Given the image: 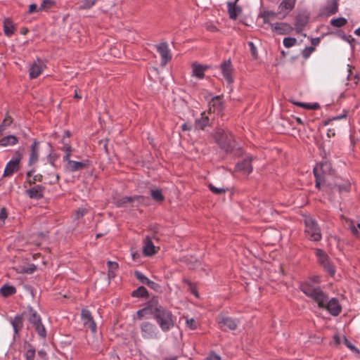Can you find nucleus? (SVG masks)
<instances>
[{
  "label": "nucleus",
  "mask_w": 360,
  "mask_h": 360,
  "mask_svg": "<svg viewBox=\"0 0 360 360\" xmlns=\"http://www.w3.org/2000/svg\"><path fill=\"white\" fill-rule=\"evenodd\" d=\"M302 292L317 303L320 309H326L332 316H338L342 307L338 300L333 297L328 299V295L321 288H313L308 284L302 286Z\"/></svg>",
  "instance_id": "1"
},
{
  "label": "nucleus",
  "mask_w": 360,
  "mask_h": 360,
  "mask_svg": "<svg viewBox=\"0 0 360 360\" xmlns=\"http://www.w3.org/2000/svg\"><path fill=\"white\" fill-rule=\"evenodd\" d=\"M150 314L163 332L171 330L175 324V316L172 311L153 300L150 304Z\"/></svg>",
  "instance_id": "2"
},
{
  "label": "nucleus",
  "mask_w": 360,
  "mask_h": 360,
  "mask_svg": "<svg viewBox=\"0 0 360 360\" xmlns=\"http://www.w3.org/2000/svg\"><path fill=\"white\" fill-rule=\"evenodd\" d=\"M330 168V165L326 162H321L319 165H317L313 170V173L315 180V186L316 188L321 189L322 186H328L330 187L333 191H338L340 193L343 192H349L350 189V184L345 183L343 184L334 185L330 186L329 184H326V169H328Z\"/></svg>",
  "instance_id": "3"
},
{
  "label": "nucleus",
  "mask_w": 360,
  "mask_h": 360,
  "mask_svg": "<svg viewBox=\"0 0 360 360\" xmlns=\"http://www.w3.org/2000/svg\"><path fill=\"white\" fill-rule=\"evenodd\" d=\"M212 136L220 148L226 153H231L236 146L233 135L223 129H217L212 134Z\"/></svg>",
  "instance_id": "4"
},
{
  "label": "nucleus",
  "mask_w": 360,
  "mask_h": 360,
  "mask_svg": "<svg viewBox=\"0 0 360 360\" xmlns=\"http://www.w3.org/2000/svg\"><path fill=\"white\" fill-rule=\"evenodd\" d=\"M305 234L309 240L314 242L321 240L322 236L317 222L311 217L304 219Z\"/></svg>",
  "instance_id": "5"
},
{
  "label": "nucleus",
  "mask_w": 360,
  "mask_h": 360,
  "mask_svg": "<svg viewBox=\"0 0 360 360\" xmlns=\"http://www.w3.org/2000/svg\"><path fill=\"white\" fill-rule=\"evenodd\" d=\"M22 158V153L18 150L14 153L13 158L8 161L4 171L3 176H11L14 173L20 169V162Z\"/></svg>",
  "instance_id": "6"
},
{
  "label": "nucleus",
  "mask_w": 360,
  "mask_h": 360,
  "mask_svg": "<svg viewBox=\"0 0 360 360\" xmlns=\"http://www.w3.org/2000/svg\"><path fill=\"white\" fill-rule=\"evenodd\" d=\"M146 198L143 195H135L132 197L122 196L115 199V204L118 207H125L130 204L132 207H137L140 204L144 202Z\"/></svg>",
  "instance_id": "7"
},
{
  "label": "nucleus",
  "mask_w": 360,
  "mask_h": 360,
  "mask_svg": "<svg viewBox=\"0 0 360 360\" xmlns=\"http://www.w3.org/2000/svg\"><path fill=\"white\" fill-rule=\"evenodd\" d=\"M30 317L28 319L29 322L34 327L38 335L41 338H45L46 335V331L41 323L40 316L32 308H28Z\"/></svg>",
  "instance_id": "8"
},
{
  "label": "nucleus",
  "mask_w": 360,
  "mask_h": 360,
  "mask_svg": "<svg viewBox=\"0 0 360 360\" xmlns=\"http://www.w3.org/2000/svg\"><path fill=\"white\" fill-rule=\"evenodd\" d=\"M316 255L318 258L319 263L323 267L331 276L335 273V269L328 255L321 249H316Z\"/></svg>",
  "instance_id": "9"
},
{
  "label": "nucleus",
  "mask_w": 360,
  "mask_h": 360,
  "mask_svg": "<svg viewBox=\"0 0 360 360\" xmlns=\"http://www.w3.org/2000/svg\"><path fill=\"white\" fill-rule=\"evenodd\" d=\"M64 162V169L68 172H75L86 169L90 165V161L89 160H84L79 162L70 159Z\"/></svg>",
  "instance_id": "10"
},
{
  "label": "nucleus",
  "mask_w": 360,
  "mask_h": 360,
  "mask_svg": "<svg viewBox=\"0 0 360 360\" xmlns=\"http://www.w3.org/2000/svg\"><path fill=\"white\" fill-rule=\"evenodd\" d=\"M297 0H283L278 6L279 19H284L295 8Z\"/></svg>",
  "instance_id": "11"
},
{
  "label": "nucleus",
  "mask_w": 360,
  "mask_h": 360,
  "mask_svg": "<svg viewBox=\"0 0 360 360\" xmlns=\"http://www.w3.org/2000/svg\"><path fill=\"white\" fill-rule=\"evenodd\" d=\"M141 330L144 338H157V329L154 324L150 322L145 321L141 324Z\"/></svg>",
  "instance_id": "12"
},
{
  "label": "nucleus",
  "mask_w": 360,
  "mask_h": 360,
  "mask_svg": "<svg viewBox=\"0 0 360 360\" xmlns=\"http://www.w3.org/2000/svg\"><path fill=\"white\" fill-rule=\"evenodd\" d=\"M81 318L84 326L90 329L92 333H96L97 327L90 311L83 309L81 311Z\"/></svg>",
  "instance_id": "13"
},
{
  "label": "nucleus",
  "mask_w": 360,
  "mask_h": 360,
  "mask_svg": "<svg viewBox=\"0 0 360 360\" xmlns=\"http://www.w3.org/2000/svg\"><path fill=\"white\" fill-rule=\"evenodd\" d=\"M218 323L220 328L224 330L227 329L233 330L238 326V321L236 319L222 315L219 317Z\"/></svg>",
  "instance_id": "14"
},
{
  "label": "nucleus",
  "mask_w": 360,
  "mask_h": 360,
  "mask_svg": "<svg viewBox=\"0 0 360 360\" xmlns=\"http://www.w3.org/2000/svg\"><path fill=\"white\" fill-rule=\"evenodd\" d=\"M157 51L161 56V64L165 65L172 59L170 51L167 42L163 41L156 46Z\"/></svg>",
  "instance_id": "15"
},
{
  "label": "nucleus",
  "mask_w": 360,
  "mask_h": 360,
  "mask_svg": "<svg viewBox=\"0 0 360 360\" xmlns=\"http://www.w3.org/2000/svg\"><path fill=\"white\" fill-rule=\"evenodd\" d=\"M220 68L224 79L229 84H231L233 82V79L232 77L233 68L231 60H224L221 64Z\"/></svg>",
  "instance_id": "16"
},
{
  "label": "nucleus",
  "mask_w": 360,
  "mask_h": 360,
  "mask_svg": "<svg viewBox=\"0 0 360 360\" xmlns=\"http://www.w3.org/2000/svg\"><path fill=\"white\" fill-rule=\"evenodd\" d=\"M271 28L273 32L278 34H288L293 30V27L286 22H275L271 24Z\"/></svg>",
  "instance_id": "17"
},
{
  "label": "nucleus",
  "mask_w": 360,
  "mask_h": 360,
  "mask_svg": "<svg viewBox=\"0 0 360 360\" xmlns=\"http://www.w3.org/2000/svg\"><path fill=\"white\" fill-rule=\"evenodd\" d=\"M40 142L37 139H34L30 146V152L29 155L28 165L30 166L36 163L39 160Z\"/></svg>",
  "instance_id": "18"
},
{
  "label": "nucleus",
  "mask_w": 360,
  "mask_h": 360,
  "mask_svg": "<svg viewBox=\"0 0 360 360\" xmlns=\"http://www.w3.org/2000/svg\"><path fill=\"white\" fill-rule=\"evenodd\" d=\"M309 21V16L305 13H299L295 17V30L297 33H300L304 30Z\"/></svg>",
  "instance_id": "19"
},
{
  "label": "nucleus",
  "mask_w": 360,
  "mask_h": 360,
  "mask_svg": "<svg viewBox=\"0 0 360 360\" xmlns=\"http://www.w3.org/2000/svg\"><path fill=\"white\" fill-rule=\"evenodd\" d=\"M44 191V186L41 185H37L27 190L26 193L30 198L39 200L43 198Z\"/></svg>",
  "instance_id": "20"
},
{
  "label": "nucleus",
  "mask_w": 360,
  "mask_h": 360,
  "mask_svg": "<svg viewBox=\"0 0 360 360\" xmlns=\"http://www.w3.org/2000/svg\"><path fill=\"white\" fill-rule=\"evenodd\" d=\"M252 158H246L241 162L236 165V168L238 171L243 172L244 174H249L252 171V167L251 165Z\"/></svg>",
  "instance_id": "21"
},
{
  "label": "nucleus",
  "mask_w": 360,
  "mask_h": 360,
  "mask_svg": "<svg viewBox=\"0 0 360 360\" xmlns=\"http://www.w3.org/2000/svg\"><path fill=\"white\" fill-rule=\"evenodd\" d=\"M338 11V0H329V3L323 8L322 13L330 16Z\"/></svg>",
  "instance_id": "22"
},
{
  "label": "nucleus",
  "mask_w": 360,
  "mask_h": 360,
  "mask_svg": "<svg viewBox=\"0 0 360 360\" xmlns=\"http://www.w3.org/2000/svg\"><path fill=\"white\" fill-rule=\"evenodd\" d=\"M209 105H210L209 112H211L212 110L214 112L215 111L220 112L224 108V104L221 101V97L219 96H217L212 98V99L210 102Z\"/></svg>",
  "instance_id": "23"
},
{
  "label": "nucleus",
  "mask_w": 360,
  "mask_h": 360,
  "mask_svg": "<svg viewBox=\"0 0 360 360\" xmlns=\"http://www.w3.org/2000/svg\"><path fill=\"white\" fill-rule=\"evenodd\" d=\"M143 252L146 256H151L155 253V247L154 246L153 241H151L150 236H146L143 241Z\"/></svg>",
  "instance_id": "24"
},
{
  "label": "nucleus",
  "mask_w": 360,
  "mask_h": 360,
  "mask_svg": "<svg viewBox=\"0 0 360 360\" xmlns=\"http://www.w3.org/2000/svg\"><path fill=\"white\" fill-rule=\"evenodd\" d=\"M280 16L281 15L278 14V11L274 12L272 11H264L259 15V17L262 18L264 22L269 24L270 26L272 24L271 20L279 18Z\"/></svg>",
  "instance_id": "25"
},
{
  "label": "nucleus",
  "mask_w": 360,
  "mask_h": 360,
  "mask_svg": "<svg viewBox=\"0 0 360 360\" xmlns=\"http://www.w3.org/2000/svg\"><path fill=\"white\" fill-rule=\"evenodd\" d=\"M227 7L229 18L232 20H236L242 12L241 8L236 5V2H228Z\"/></svg>",
  "instance_id": "26"
},
{
  "label": "nucleus",
  "mask_w": 360,
  "mask_h": 360,
  "mask_svg": "<svg viewBox=\"0 0 360 360\" xmlns=\"http://www.w3.org/2000/svg\"><path fill=\"white\" fill-rule=\"evenodd\" d=\"M210 119L205 112L201 113V117L195 121L194 127L197 130H204L205 127L209 125Z\"/></svg>",
  "instance_id": "27"
},
{
  "label": "nucleus",
  "mask_w": 360,
  "mask_h": 360,
  "mask_svg": "<svg viewBox=\"0 0 360 360\" xmlns=\"http://www.w3.org/2000/svg\"><path fill=\"white\" fill-rule=\"evenodd\" d=\"M15 31V27L13 22L10 18H6L4 20V32L6 36L11 37Z\"/></svg>",
  "instance_id": "28"
},
{
  "label": "nucleus",
  "mask_w": 360,
  "mask_h": 360,
  "mask_svg": "<svg viewBox=\"0 0 360 360\" xmlns=\"http://www.w3.org/2000/svg\"><path fill=\"white\" fill-rule=\"evenodd\" d=\"M43 71L42 65L40 63L39 60L37 62H34L30 68V77L31 79L37 78Z\"/></svg>",
  "instance_id": "29"
},
{
  "label": "nucleus",
  "mask_w": 360,
  "mask_h": 360,
  "mask_svg": "<svg viewBox=\"0 0 360 360\" xmlns=\"http://www.w3.org/2000/svg\"><path fill=\"white\" fill-rule=\"evenodd\" d=\"M11 323L13 328L15 334H17L23 326L22 315H16L13 319H11Z\"/></svg>",
  "instance_id": "30"
},
{
  "label": "nucleus",
  "mask_w": 360,
  "mask_h": 360,
  "mask_svg": "<svg viewBox=\"0 0 360 360\" xmlns=\"http://www.w3.org/2000/svg\"><path fill=\"white\" fill-rule=\"evenodd\" d=\"M320 283V277L319 276H314L309 278L307 281L302 282L300 284L299 289L302 292V286L308 284L311 288H321L319 286Z\"/></svg>",
  "instance_id": "31"
},
{
  "label": "nucleus",
  "mask_w": 360,
  "mask_h": 360,
  "mask_svg": "<svg viewBox=\"0 0 360 360\" xmlns=\"http://www.w3.org/2000/svg\"><path fill=\"white\" fill-rule=\"evenodd\" d=\"M18 142V139L15 136L8 135L5 137H3L0 140V145L1 146H14L17 144Z\"/></svg>",
  "instance_id": "32"
},
{
  "label": "nucleus",
  "mask_w": 360,
  "mask_h": 360,
  "mask_svg": "<svg viewBox=\"0 0 360 360\" xmlns=\"http://www.w3.org/2000/svg\"><path fill=\"white\" fill-rule=\"evenodd\" d=\"M16 292V289L13 285H9L8 284L4 285L0 288V293L4 297H8L14 295Z\"/></svg>",
  "instance_id": "33"
},
{
  "label": "nucleus",
  "mask_w": 360,
  "mask_h": 360,
  "mask_svg": "<svg viewBox=\"0 0 360 360\" xmlns=\"http://www.w3.org/2000/svg\"><path fill=\"white\" fill-rule=\"evenodd\" d=\"M62 143L63 146L61 147L60 150L65 153V155L63 157V161L65 162L70 159V156L73 151V148L69 143H66L64 141H62Z\"/></svg>",
  "instance_id": "34"
},
{
  "label": "nucleus",
  "mask_w": 360,
  "mask_h": 360,
  "mask_svg": "<svg viewBox=\"0 0 360 360\" xmlns=\"http://www.w3.org/2000/svg\"><path fill=\"white\" fill-rule=\"evenodd\" d=\"M131 296L134 297H148V292L147 289L144 286H140L137 289L134 290L131 292Z\"/></svg>",
  "instance_id": "35"
},
{
  "label": "nucleus",
  "mask_w": 360,
  "mask_h": 360,
  "mask_svg": "<svg viewBox=\"0 0 360 360\" xmlns=\"http://www.w3.org/2000/svg\"><path fill=\"white\" fill-rule=\"evenodd\" d=\"M206 67H203L199 64H193V75L198 78L202 79L204 77V71L205 70Z\"/></svg>",
  "instance_id": "36"
},
{
  "label": "nucleus",
  "mask_w": 360,
  "mask_h": 360,
  "mask_svg": "<svg viewBox=\"0 0 360 360\" xmlns=\"http://www.w3.org/2000/svg\"><path fill=\"white\" fill-rule=\"evenodd\" d=\"M150 195L152 198L158 202H162L165 200V197L160 189L151 190Z\"/></svg>",
  "instance_id": "37"
},
{
  "label": "nucleus",
  "mask_w": 360,
  "mask_h": 360,
  "mask_svg": "<svg viewBox=\"0 0 360 360\" xmlns=\"http://www.w3.org/2000/svg\"><path fill=\"white\" fill-rule=\"evenodd\" d=\"M347 23L346 18L340 17L338 18H333L330 20V24L335 27H342Z\"/></svg>",
  "instance_id": "38"
},
{
  "label": "nucleus",
  "mask_w": 360,
  "mask_h": 360,
  "mask_svg": "<svg viewBox=\"0 0 360 360\" xmlns=\"http://www.w3.org/2000/svg\"><path fill=\"white\" fill-rule=\"evenodd\" d=\"M293 103L297 106H300L303 108L309 109V110H317L320 108L319 104L317 103H301V102H294Z\"/></svg>",
  "instance_id": "39"
},
{
  "label": "nucleus",
  "mask_w": 360,
  "mask_h": 360,
  "mask_svg": "<svg viewBox=\"0 0 360 360\" xmlns=\"http://www.w3.org/2000/svg\"><path fill=\"white\" fill-rule=\"evenodd\" d=\"M98 0H82V4L79 6V10H86L91 8Z\"/></svg>",
  "instance_id": "40"
},
{
  "label": "nucleus",
  "mask_w": 360,
  "mask_h": 360,
  "mask_svg": "<svg viewBox=\"0 0 360 360\" xmlns=\"http://www.w3.org/2000/svg\"><path fill=\"white\" fill-rule=\"evenodd\" d=\"M107 265L108 267V276L113 277L115 276V271L118 269V264L115 262L108 261Z\"/></svg>",
  "instance_id": "41"
},
{
  "label": "nucleus",
  "mask_w": 360,
  "mask_h": 360,
  "mask_svg": "<svg viewBox=\"0 0 360 360\" xmlns=\"http://www.w3.org/2000/svg\"><path fill=\"white\" fill-rule=\"evenodd\" d=\"M134 276H135V278L138 281H139L141 283H142L143 284H145L146 285L148 283V282L150 281L149 278H148L146 276H144L141 272H140L139 271H136L134 272Z\"/></svg>",
  "instance_id": "42"
},
{
  "label": "nucleus",
  "mask_w": 360,
  "mask_h": 360,
  "mask_svg": "<svg viewBox=\"0 0 360 360\" xmlns=\"http://www.w3.org/2000/svg\"><path fill=\"white\" fill-rule=\"evenodd\" d=\"M183 282L184 283H186L188 286V289L190 290V292L193 294L194 295H195L196 297H198V292H197V290H196V287L195 285V284H193L189 279L188 278H184L183 279Z\"/></svg>",
  "instance_id": "43"
},
{
  "label": "nucleus",
  "mask_w": 360,
  "mask_h": 360,
  "mask_svg": "<svg viewBox=\"0 0 360 360\" xmlns=\"http://www.w3.org/2000/svg\"><path fill=\"white\" fill-rule=\"evenodd\" d=\"M208 188H210V190L214 194H217V195H220V194H223V193H225L228 189L227 188H217L216 186H214L213 184H210L208 185Z\"/></svg>",
  "instance_id": "44"
},
{
  "label": "nucleus",
  "mask_w": 360,
  "mask_h": 360,
  "mask_svg": "<svg viewBox=\"0 0 360 360\" xmlns=\"http://www.w3.org/2000/svg\"><path fill=\"white\" fill-rule=\"evenodd\" d=\"M297 39L293 37H285L283 39V43L286 48H290L295 45Z\"/></svg>",
  "instance_id": "45"
},
{
  "label": "nucleus",
  "mask_w": 360,
  "mask_h": 360,
  "mask_svg": "<svg viewBox=\"0 0 360 360\" xmlns=\"http://www.w3.org/2000/svg\"><path fill=\"white\" fill-rule=\"evenodd\" d=\"M26 360H34L35 356V349L30 347L25 354Z\"/></svg>",
  "instance_id": "46"
},
{
  "label": "nucleus",
  "mask_w": 360,
  "mask_h": 360,
  "mask_svg": "<svg viewBox=\"0 0 360 360\" xmlns=\"http://www.w3.org/2000/svg\"><path fill=\"white\" fill-rule=\"evenodd\" d=\"M53 1L51 0H43L39 10H46L51 7Z\"/></svg>",
  "instance_id": "47"
},
{
  "label": "nucleus",
  "mask_w": 360,
  "mask_h": 360,
  "mask_svg": "<svg viewBox=\"0 0 360 360\" xmlns=\"http://www.w3.org/2000/svg\"><path fill=\"white\" fill-rule=\"evenodd\" d=\"M315 49L313 46H307L302 51L303 57L307 59L308 58L312 52H314Z\"/></svg>",
  "instance_id": "48"
},
{
  "label": "nucleus",
  "mask_w": 360,
  "mask_h": 360,
  "mask_svg": "<svg viewBox=\"0 0 360 360\" xmlns=\"http://www.w3.org/2000/svg\"><path fill=\"white\" fill-rule=\"evenodd\" d=\"M186 323L187 327H188L191 330H195L198 327V323L195 321L194 319H187Z\"/></svg>",
  "instance_id": "49"
},
{
  "label": "nucleus",
  "mask_w": 360,
  "mask_h": 360,
  "mask_svg": "<svg viewBox=\"0 0 360 360\" xmlns=\"http://www.w3.org/2000/svg\"><path fill=\"white\" fill-rule=\"evenodd\" d=\"M148 311H150V304L149 306L146 307L143 309H140V310H139L137 311L136 314H137L138 318L139 319H143L144 315H145V313H146Z\"/></svg>",
  "instance_id": "50"
},
{
  "label": "nucleus",
  "mask_w": 360,
  "mask_h": 360,
  "mask_svg": "<svg viewBox=\"0 0 360 360\" xmlns=\"http://www.w3.org/2000/svg\"><path fill=\"white\" fill-rule=\"evenodd\" d=\"M87 212L85 208H79L75 212V219H79Z\"/></svg>",
  "instance_id": "51"
},
{
  "label": "nucleus",
  "mask_w": 360,
  "mask_h": 360,
  "mask_svg": "<svg viewBox=\"0 0 360 360\" xmlns=\"http://www.w3.org/2000/svg\"><path fill=\"white\" fill-rule=\"evenodd\" d=\"M7 218V212L6 208L3 207L0 212V226L4 224L5 219Z\"/></svg>",
  "instance_id": "52"
},
{
  "label": "nucleus",
  "mask_w": 360,
  "mask_h": 360,
  "mask_svg": "<svg viewBox=\"0 0 360 360\" xmlns=\"http://www.w3.org/2000/svg\"><path fill=\"white\" fill-rule=\"evenodd\" d=\"M345 344L352 351L354 352L356 354H359V350L353 345H352V343L346 338H345Z\"/></svg>",
  "instance_id": "53"
},
{
  "label": "nucleus",
  "mask_w": 360,
  "mask_h": 360,
  "mask_svg": "<svg viewBox=\"0 0 360 360\" xmlns=\"http://www.w3.org/2000/svg\"><path fill=\"white\" fill-rule=\"evenodd\" d=\"M147 285L155 291H159V290L160 289V285L158 283H155L154 281H152L150 280L147 284Z\"/></svg>",
  "instance_id": "54"
},
{
  "label": "nucleus",
  "mask_w": 360,
  "mask_h": 360,
  "mask_svg": "<svg viewBox=\"0 0 360 360\" xmlns=\"http://www.w3.org/2000/svg\"><path fill=\"white\" fill-rule=\"evenodd\" d=\"M42 176L41 174H37L33 176L32 179H28L27 182L30 184H34L36 181H41Z\"/></svg>",
  "instance_id": "55"
},
{
  "label": "nucleus",
  "mask_w": 360,
  "mask_h": 360,
  "mask_svg": "<svg viewBox=\"0 0 360 360\" xmlns=\"http://www.w3.org/2000/svg\"><path fill=\"white\" fill-rule=\"evenodd\" d=\"M343 117H346V115H341V116L334 117H333L332 119H328V120H325V121L323 122V125H324V126H326V125H328L330 122H331L332 121L338 120H340V119L343 118Z\"/></svg>",
  "instance_id": "56"
},
{
  "label": "nucleus",
  "mask_w": 360,
  "mask_h": 360,
  "mask_svg": "<svg viewBox=\"0 0 360 360\" xmlns=\"http://www.w3.org/2000/svg\"><path fill=\"white\" fill-rule=\"evenodd\" d=\"M342 38L347 41V42H349L352 46H353V43L355 41V39L354 38H352L350 35L349 36H347L345 34H343L342 36Z\"/></svg>",
  "instance_id": "57"
},
{
  "label": "nucleus",
  "mask_w": 360,
  "mask_h": 360,
  "mask_svg": "<svg viewBox=\"0 0 360 360\" xmlns=\"http://www.w3.org/2000/svg\"><path fill=\"white\" fill-rule=\"evenodd\" d=\"M12 118L10 116H8L4 118L2 124H4L5 127H6L9 126L12 123Z\"/></svg>",
  "instance_id": "58"
},
{
  "label": "nucleus",
  "mask_w": 360,
  "mask_h": 360,
  "mask_svg": "<svg viewBox=\"0 0 360 360\" xmlns=\"http://www.w3.org/2000/svg\"><path fill=\"white\" fill-rule=\"evenodd\" d=\"M37 11H39V9H37V6L34 4H32L29 6V10H28V13H32L34 12H36Z\"/></svg>",
  "instance_id": "59"
},
{
  "label": "nucleus",
  "mask_w": 360,
  "mask_h": 360,
  "mask_svg": "<svg viewBox=\"0 0 360 360\" xmlns=\"http://www.w3.org/2000/svg\"><path fill=\"white\" fill-rule=\"evenodd\" d=\"M192 129V127L191 124H188V123H184V124H182L181 126V129L183 131H190Z\"/></svg>",
  "instance_id": "60"
},
{
  "label": "nucleus",
  "mask_w": 360,
  "mask_h": 360,
  "mask_svg": "<svg viewBox=\"0 0 360 360\" xmlns=\"http://www.w3.org/2000/svg\"><path fill=\"white\" fill-rule=\"evenodd\" d=\"M319 42H320V38L319 37L312 38L311 39V44L313 46H317L319 44Z\"/></svg>",
  "instance_id": "61"
},
{
  "label": "nucleus",
  "mask_w": 360,
  "mask_h": 360,
  "mask_svg": "<svg viewBox=\"0 0 360 360\" xmlns=\"http://www.w3.org/2000/svg\"><path fill=\"white\" fill-rule=\"evenodd\" d=\"M207 360H221L220 357L214 354H211L208 357Z\"/></svg>",
  "instance_id": "62"
},
{
  "label": "nucleus",
  "mask_w": 360,
  "mask_h": 360,
  "mask_svg": "<svg viewBox=\"0 0 360 360\" xmlns=\"http://www.w3.org/2000/svg\"><path fill=\"white\" fill-rule=\"evenodd\" d=\"M248 44H249V46H250V50H251L252 54L253 56H255V53H256V48H255V46H254L253 42L250 41V42L248 43Z\"/></svg>",
  "instance_id": "63"
},
{
  "label": "nucleus",
  "mask_w": 360,
  "mask_h": 360,
  "mask_svg": "<svg viewBox=\"0 0 360 360\" xmlns=\"http://www.w3.org/2000/svg\"><path fill=\"white\" fill-rule=\"evenodd\" d=\"M158 231L155 230L153 233H152L149 236L151 237V241L154 239L158 240L159 238L157 237Z\"/></svg>",
  "instance_id": "64"
}]
</instances>
